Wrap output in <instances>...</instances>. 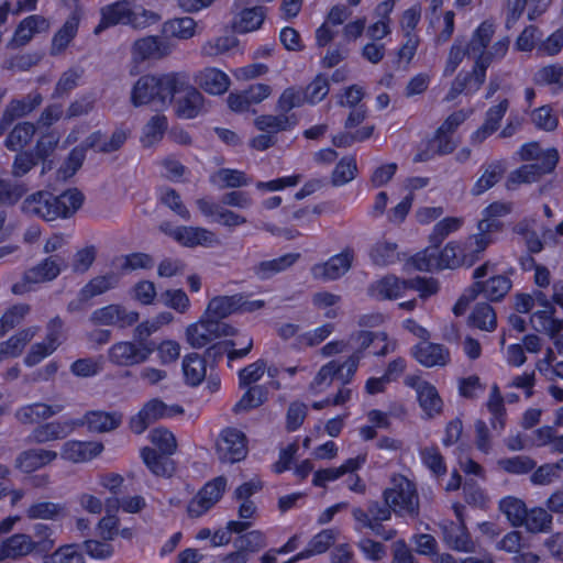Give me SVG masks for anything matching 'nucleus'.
<instances>
[{
  "label": "nucleus",
  "mask_w": 563,
  "mask_h": 563,
  "mask_svg": "<svg viewBox=\"0 0 563 563\" xmlns=\"http://www.w3.org/2000/svg\"><path fill=\"white\" fill-rule=\"evenodd\" d=\"M509 44L508 36L499 38L488 51L475 58L471 73H459L452 82L448 99H454L461 93L467 96L476 93L486 80L488 67L495 59H503L507 55Z\"/></svg>",
  "instance_id": "nucleus-7"
},
{
  "label": "nucleus",
  "mask_w": 563,
  "mask_h": 563,
  "mask_svg": "<svg viewBox=\"0 0 563 563\" xmlns=\"http://www.w3.org/2000/svg\"><path fill=\"white\" fill-rule=\"evenodd\" d=\"M168 128L167 118L164 114L152 117L144 125L141 136V143L144 147H152L159 143Z\"/></svg>",
  "instance_id": "nucleus-42"
},
{
  "label": "nucleus",
  "mask_w": 563,
  "mask_h": 563,
  "mask_svg": "<svg viewBox=\"0 0 563 563\" xmlns=\"http://www.w3.org/2000/svg\"><path fill=\"white\" fill-rule=\"evenodd\" d=\"M154 351V342L120 341L111 345L108 358L117 366L131 367L147 361Z\"/></svg>",
  "instance_id": "nucleus-11"
},
{
  "label": "nucleus",
  "mask_w": 563,
  "mask_h": 563,
  "mask_svg": "<svg viewBox=\"0 0 563 563\" xmlns=\"http://www.w3.org/2000/svg\"><path fill=\"white\" fill-rule=\"evenodd\" d=\"M170 455H164L162 452L144 446L141 450V457L148 471L157 476L169 478L174 475L175 463L169 459Z\"/></svg>",
  "instance_id": "nucleus-29"
},
{
  "label": "nucleus",
  "mask_w": 563,
  "mask_h": 563,
  "mask_svg": "<svg viewBox=\"0 0 563 563\" xmlns=\"http://www.w3.org/2000/svg\"><path fill=\"white\" fill-rule=\"evenodd\" d=\"M36 132L32 122H19L5 137L4 145L9 151L16 152L27 145Z\"/></svg>",
  "instance_id": "nucleus-40"
},
{
  "label": "nucleus",
  "mask_w": 563,
  "mask_h": 563,
  "mask_svg": "<svg viewBox=\"0 0 563 563\" xmlns=\"http://www.w3.org/2000/svg\"><path fill=\"white\" fill-rule=\"evenodd\" d=\"M407 290V279L388 274L369 284L367 294L371 298L383 301L401 298Z\"/></svg>",
  "instance_id": "nucleus-20"
},
{
  "label": "nucleus",
  "mask_w": 563,
  "mask_h": 563,
  "mask_svg": "<svg viewBox=\"0 0 563 563\" xmlns=\"http://www.w3.org/2000/svg\"><path fill=\"white\" fill-rule=\"evenodd\" d=\"M498 466L508 474L523 475L532 472L537 465L536 461L526 455L503 457L497 461Z\"/></svg>",
  "instance_id": "nucleus-53"
},
{
  "label": "nucleus",
  "mask_w": 563,
  "mask_h": 563,
  "mask_svg": "<svg viewBox=\"0 0 563 563\" xmlns=\"http://www.w3.org/2000/svg\"><path fill=\"white\" fill-rule=\"evenodd\" d=\"M522 526L530 532H547L552 526V516L541 507H533L527 510V517Z\"/></svg>",
  "instance_id": "nucleus-50"
},
{
  "label": "nucleus",
  "mask_w": 563,
  "mask_h": 563,
  "mask_svg": "<svg viewBox=\"0 0 563 563\" xmlns=\"http://www.w3.org/2000/svg\"><path fill=\"white\" fill-rule=\"evenodd\" d=\"M227 485L228 481L223 475L208 481L188 503V516L199 518L208 512L222 498Z\"/></svg>",
  "instance_id": "nucleus-12"
},
{
  "label": "nucleus",
  "mask_w": 563,
  "mask_h": 563,
  "mask_svg": "<svg viewBox=\"0 0 563 563\" xmlns=\"http://www.w3.org/2000/svg\"><path fill=\"white\" fill-rule=\"evenodd\" d=\"M57 459V452L46 449L24 450L15 459V467L23 473L31 474Z\"/></svg>",
  "instance_id": "nucleus-27"
},
{
  "label": "nucleus",
  "mask_w": 563,
  "mask_h": 563,
  "mask_svg": "<svg viewBox=\"0 0 563 563\" xmlns=\"http://www.w3.org/2000/svg\"><path fill=\"white\" fill-rule=\"evenodd\" d=\"M495 32L496 24L492 19H486L481 22L473 31L470 41L465 45L468 51V56H474L476 58L484 54L492 42Z\"/></svg>",
  "instance_id": "nucleus-31"
},
{
  "label": "nucleus",
  "mask_w": 563,
  "mask_h": 563,
  "mask_svg": "<svg viewBox=\"0 0 563 563\" xmlns=\"http://www.w3.org/2000/svg\"><path fill=\"white\" fill-rule=\"evenodd\" d=\"M79 23L80 12L73 11L52 38L54 53H62L68 47L78 33Z\"/></svg>",
  "instance_id": "nucleus-34"
},
{
  "label": "nucleus",
  "mask_w": 563,
  "mask_h": 563,
  "mask_svg": "<svg viewBox=\"0 0 563 563\" xmlns=\"http://www.w3.org/2000/svg\"><path fill=\"white\" fill-rule=\"evenodd\" d=\"M35 543L24 533H14L0 544V562L5 559H16L31 553Z\"/></svg>",
  "instance_id": "nucleus-33"
},
{
  "label": "nucleus",
  "mask_w": 563,
  "mask_h": 563,
  "mask_svg": "<svg viewBox=\"0 0 563 563\" xmlns=\"http://www.w3.org/2000/svg\"><path fill=\"white\" fill-rule=\"evenodd\" d=\"M103 451V444L98 441L68 440L60 450L63 460L73 463H84L97 457Z\"/></svg>",
  "instance_id": "nucleus-22"
},
{
  "label": "nucleus",
  "mask_w": 563,
  "mask_h": 563,
  "mask_svg": "<svg viewBox=\"0 0 563 563\" xmlns=\"http://www.w3.org/2000/svg\"><path fill=\"white\" fill-rule=\"evenodd\" d=\"M265 20V12L262 7H253L243 9L234 23L239 33L253 32L261 27Z\"/></svg>",
  "instance_id": "nucleus-45"
},
{
  "label": "nucleus",
  "mask_w": 563,
  "mask_h": 563,
  "mask_svg": "<svg viewBox=\"0 0 563 563\" xmlns=\"http://www.w3.org/2000/svg\"><path fill=\"white\" fill-rule=\"evenodd\" d=\"M330 84L324 74H318L305 88L307 103L317 104L329 93Z\"/></svg>",
  "instance_id": "nucleus-60"
},
{
  "label": "nucleus",
  "mask_w": 563,
  "mask_h": 563,
  "mask_svg": "<svg viewBox=\"0 0 563 563\" xmlns=\"http://www.w3.org/2000/svg\"><path fill=\"white\" fill-rule=\"evenodd\" d=\"M530 118L534 126L540 131L552 132L559 125V117L550 104L533 109Z\"/></svg>",
  "instance_id": "nucleus-56"
},
{
  "label": "nucleus",
  "mask_w": 563,
  "mask_h": 563,
  "mask_svg": "<svg viewBox=\"0 0 563 563\" xmlns=\"http://www.w3.org/2000/svg\"><path fill=\"white\" fill-rule=\"evenodd\" d=\"M264 307L263 299L249 300L241 292L216 296L208 303L206 317L187 328V340L192 347L201 349L220 336L233 335L236 329L222 319L233 313L254 312Z\"/></svg>",
  "instance_id": "nucleus-2"
},
{
  "label": "nucleus",
  "mask_w": 563,
  "mask_h": 563,
  "mask_svg": "<svg viewBox=\"0 0 563 563\" xmlns=\"http://www.w3.org/2000/svg\"><path fill=\"white\" fill-rule=\"evenodd\" d=\"M64 510L60 504L52 501H40L32 504L26 509V516L29 519H55Z\"/></svg>",
  "instance_id": "nucleus-64"
},
{
  "label": "nucleus",
  "mask_w": 563,
  "mask_h": 563,
  "mask_svg": "<svg viewBox=\"0 0 563 563\" xmlns=\"http://www.w3.org/2000/svg\"><path fill=\"white\" fill-rule=\"evenodd\" d=\"M76 429L74 418L41 423L33 429L30 440L37 444L62 440Z\"/></svg>",
  "instance_id": "nucleus-21"
},
{
  "label": "nucleus",
  "mask_w": 563,
  "mask_h": 563,
  "mask_svg": "<svg viewBox=\"0 0 563 563\" xmlns=\"http://www.w3.org/2000/svg\"><path fill=\"white\" fill-rule=\"evenodd\" d=\"M242 397L233 406V411L240 413L257 408L266 400V390L263 386H247Z\"/></svg>",
  "instance_id": "nucleus-47"
},
{
  "label": "nucleus",
  "mask_w": 563,
  "mask_h": 563,
  "mask_svg": "<svg viewBox=\"0 0 563 563\" xmlns=\"http://www.w3.org/2000/svg\"><path fill=\"white\" fill-rule=\"evenodd\" d=\"M29 312L30 306L26 303H16L8 308L0 318V338L20 324Z\"/></svg>",
  "instance_id": "nucleus-54"
},
{
  "label": "nucleus",
  "mask_w": 563,
  "mask_h": 563,
  "mask_svg": "<svg viewBox=\"0 0 563 563\" xmlns=\"http://www.w3.org/2000/svg\"><path fill=\"white\" fill-rule=\"evenodd\" d=\"M351 341L356 344L354 351L341 362L339 360H331L323 364L314 375L310 387L313 390H324L334 379L341 382L342 385H349L363 360L362 351L372 342L369 334L366 332H352Z\"/></svg>",
  "instance_id": "nucleus-6"
},
{
  "label": "nucleus",
  "mask_w": 563,
  "mask_h": 563,
  "mask_svg": "<svg viewBox=\"0 0 563 563\" xmlns=\"http://www.w3.org/2000/svg\"><path fill=\"white\" fill-rule=\"evenodd\" d=\"M512 282L508 276L495 275L485 282H474L472 285V298L477 295L483 296L489 301H500L509 292Z\"/></svg>",
  "instance_id": "nucleus-25"
},
{
  "label": "nucleus",
  "mask_w": 563,
  "mask_h": 563,
  "mask_svg": "<svg viewBox=\"0 0 563 563\" xmlns=\"http://www.w3.org/2000/svg\"><path fill=\"white\" fill-rule=\"evenodd\" d=\"M184 412L179 405L168 406L159 398L148 400L129 422L135 434H142L151 424L163 418H172Z\"/></svg>",
  "instance_id": "nucleus-10"
},
{
  "label": "nucleus",
  "mask_w": 563,
  "mask_h": 563,
  "mask_svg": "<svg viewBox=\"0 0 563 563\" xmlns=\"http://www.w3.org/2000/svg\"><path fill=\"white\" fill-rule=\"evenodd\" d=\"M470 325L483 331H494L497 327V317L488 302H478L474 306L470 318Z\"/></svg>",
  "instance_id": "nucleus-41"
},
{
  "label": "nucleus",
  "mask_w": 563,
  "mask_h": 563,
  "mask_svg": "<svg viewBox=\"0 0 563 563\" xmlns=\"http://www.w3.org/2000/svg\"><path fill=\"white\" fill-rule=\"evenodd\" d=\"M394 9V0H386L377 4L375 13L379 20L371 24L367 29V35L374 40H383L390 33V13Z\"/></svg>",
  "instance_id": "nucleus-39"
},
{
  "label": "nucleus",
  "mask_w": 563,
  "mask_h": 563,
  "mask_svg": "<svg viewBox=\"0 0 563 563\" xmlns=\"http://www.w3.org/2000/svg\"><path fill=\"white\" fill-rule=\"evenodd\" d=\"M412 357L422 366L444 367L451 361L450 350L441 344L430 341H420L411 349Z\"/></svg>",
  "instance_id": "nucleus-19"
},
{
  "label": "nucleus",
  "mask_w": 563,
  "mask_h": 563,
  "mask_svg": "<svg viewBox=\"0 0 563 563\" xmlns=\"http://www.w3.org/2000/svg\"><path fill=\"white\" fill-rule=\"evenodd\" d=\"M179 93H184V96L176 102L177 117L186 120L197 118L203 107L205 98L191 85L190 76L186 71L141 76L132 88L131 102L134 107L150 103L165 106Z\"/></svg>",
  "instance_id": "nucleus-1"
},
{
  "label": "nucleus",
  "mask_w": 563,
  "mask_h": 563,
  "mask_svg": "<svg viewBox=\"0 0 563 563\" xmlns=\"http://www.w3.org/2000/svg\"><path fill=\"white\" fill-rule=\"evenodd\" d=\"M368 256L374 266L393 265L399 260L398 245L395 242L378 240L369 247Z\"/></svg>",
  "instance_id": "nucleus-36"
},
{
  "label": "nucleus",
  "mask_w": 563,
  "mask_h": 563,
  "mask_svg": "<svg viewBox=\"0 0 563 563\" xmlns=\"http://www.w3.org/2000/svg\"><path fill=\"white\" fill-rule=\"evenodd\" d=\"M99 13V22L93 29L95 35L118 25L144 29L155 18V14L150 10L144 8L137 10L132 0H115L101 7Z\"/></svg>",
  "instance_id": "nucleus-8"
},
{
  "label": "nucleus",
  "mask_w": 563,
  "mask_h": 563,
  "mask_svg": "<svg viewBox=\"0 0 563 563\" xmlns=\"http://www.w3.org/2000/svg\"><path fill=\"white\" fill-rule=\"evenodd\" d=\"M207 367L205 356L196 352L186 354L181 363L185 383L191 387L199 386L207 377Z\"/></svg>",
  "instance_id": "nucleus-30"
},
{
  "label": "nucleus",
  "mask_w": 563,
  "mask_h": 563,
  "mask_svg": "<svg viewBox=\"0 0 563 563\" xmlns=\"http://www.w3.org/2000/svg\"><path fill=\"white\" fill-rule=\"evenodd\" d=\"M196 22L192 18L184 16L168 20L163 25L166 35L188 40L195 35Z\"/></svg>",
  "instance_id": "nucleus-49"
},
{
  "label": "nucleus",
  "mask_w": 563,
  "mask_h": 563,
  "mask_svg": "<svg viewBox=\"0 0 563 563\" xmlns=\"http://www.w3.org/2000/svg\"><path fill=\"white\" fill-rule=\"evenodd\" d=\"M464 223L461 217H445L432 229L429 235L430 245L416 253L411 261L415 268L421 272L442 271L454 268L464 263V249L457 242H449L440 250L443 241L459 231Z\"/></svg>",
  "instance_id": "nucleus-4"
},
{
  "label": "nucleus",
  "mask_w": 563,
  "mask_h": 563,
  "mask_svg": "<svg viewBox=\"0 0 563 563\" xmlns=\"http://www.w3.org/2000/svg\"><path fill=\"white\" fill-rule=\"evenodd\" d=\"M159 231L172 238L179 245L188 249H195L197 246L209 249L220 243L217 234L203 227H173L170 222L166 221L161 223Z\"/></svg>",
  "instance_id": "nucleus-9"
},
{
  "label": "nucleus",
  "mask_w": 563,
  "mask_h": 563,
  "mask_svg": "<svg viewBox=\"0 0 563 563\" xmlns=\"http://www.w3.org/2000/svg\"><path fill=\"white\" fill-rule=\"evenodd\" d=\"M463 506L454 505L457 521L445 520L441 525L443 541L448 548L468 552L472 549V539L463 518Z\"/></svg>",
  "instance_id": "nucleus-16"
},
{
  "label": "nucleus",
  "mask_w": 563,
  "mask_h": 563,
  "mask_svg": "<svg viewBox=\"0 0 563 563\" xmlns=\"http://www.w3.org/2000/svg\"><path fill=\"white\" fill-rule=\"evenodd\" d=\"M64 410V405L55 404L47 405L43 402H35L22 407L16 412L18 419L22 423H35L40 420L48 419Z\"/></svg>",
  "instance_id": "nucleus-35"
},
{
  "label": "nucleus",
  "mask_w": 563,
  "mask_h": 563,
  "mask_svg": "<svg viewBox=\"0 0 563 563\" xmlns=\"http://www.w3.org/2000/svg\"><path fill=\"white\" fill-rule=\"evenodd\" d=\"M422 464L435 476H444L448 472L446 463L438 446H427L420 451Z\"/></svg>",
  "instance_id": "nucleus-52"
},
{
  "label": "nucleus",
  "mask_w": 563,
  "mask_h": 563,
  "mask_svg": "<svg viewBox=\"0 0 563 563\" xmlns=\"http://www.w3.org/2000/svg\"><path fill=\"white\" fill-rule=\"evenodd\" d=\"M306 102L307 99L303 90L296 87H287L278 98L277 108L280 112L288 113L292 109L299 108Z\"/></svg>",
  "instance_id": "nucleus-63"
},
{
  "label": "nucleus",
  "mask_w": 563,
  "mask_h": 563,
  "mask_svg": "<svg viewBox=\"0 0 563 563\" xmlns=\"http://www.w3.org/2000/svg\"><path fill=\"white\" fill-rule=\"evenodd\" d=\"M45 563H85L81 547L75 543L65 544L47 555Z\"/></svg>",
  "instance_id": "nucleus-55"
},
{
  "label": "nucleus",
  "mask_w": 563,
  "mask_h": 563,
  "mask_svg": "<svg viewBox=\"0 0 563 563\" xmlns=\"http://www.w3.org/2000/svg\"><path fill=\"white\" fill-rule=\"evenodd\" d=\"M499 508L514 527H521L527 517L526 504L516 497L508 496L500 500Z\"/></svg>",
  "instance_id": "nucleus-46"
},
{
  "label": "nucleus",
  "mask_w": 563,
  "mask_h": 563,
  "mask_svg": "<svg viewBox=\"0 0 563 563\" xmlns=\"http://www.w3.org/2000/svg\"><path fill=\"white\" fill-rule=\"evenodd\" d=\"M76 429L87 427L91 432H108L117 429L122 420L119 412H107L103 410L87 411L81 418H74Z\"/></svg>",
  "instance_id": "nucleus-23"
},
{
  "label": "nucleus",
  "mask_w": 563,
  "mask_h": 563,
  "mask_svg": "<svg viewBox=\"0 0 563 563\" xmlns=\"http://www.w3.org/2000/svg\"><path fill=\"white\" fill-rule=\"evenodd\" d=\"M84 201L85 196L77 188H68L59 195L38 190L23 200L21 210L29 217L51 222L71 218L81 208Z\"/></svg>",
  "instance_id": "nucleus-5"
},
{
  "label": "nucleus",
  "mask_w": 563,
  "mask_h": 563,
  "mask_svg": "<svg viewBox=\"0 0 563 563\" xmlns=\"http://www.w3.org/2000/svg\"><path fill=\"white\" fill-rule=\"evenodd\" d=\"M249 441L245 433L238 428H224L217 442V453L219 459L225 463H238L247 455Z\"/></svg>",
  "instance_id": "nucleus-14"
},
{
  "label": "nucleus",
  "mask_w": 563,
  "mask_h": 563,
  "mask_svg": "<svg viewBox=\"0 0 563 563\" xmlns=\"http://www.w3.org/2000/svg\"><path fill=\"white\" fill-rule=\"evenodd\" d=\"M374 131L375 126L371 124L364 125L357 129L355 132H339L332 136V143L335 147H349L356 142L361 143L371 139Z\"/></svg>",
  "instance_id": "nucleus-58"
},
{
  "label": "nucleus",
  "mask_w": 563,
  "mask_h": 563,
  "mask_svg": "<svg viewBox=\"0 0 563 563\" xmlns=\"http://www.w3.org/2000/svg\"><path fill=\"white\" fill-rule=\"evenodd\" d=\"M195 82L207 93L220 96L228 91L231 81L223 70L206 67L195 75Z\"/></svg>",
  "instance_id": "nucleus-26"
},
{
  "label": "nucleus",
  "mask_w": 563,
  "mask_h": 563,
  "mask_svg": "<svg viewBox=\"0 0 563 563\" xmlns=\"http://www.w3.org/2000/svg\"><path fill=\"white\" fill-rule=\"evenodd\" d=\"M43 101L38 91L27 93L21 99H12L5 107L0 119V136H2L16 119L23 118L35 110Z\"/></svg>",
  "instance_id": "nucleus-18"
},
{
  "label": "nucleus",
  "mask_w": 563,
  "mask_h": 563,
  "mask_svg": "<svg viewBox=\"0 0 563 563\" xmlns=\"http://www.w3.org/2000/svg\"><path fill=\"white\" fill-rule=\"evenodd\" d=\"M266 363L263 358L246 365L238 372L239 386L245 388L247 386H255L257 382L264 376Z\"/></svg>",
  "instance_id": "nucleus-61"
},
{
  "label": "nucleus",
  "mask_w": 563,
  "mask_h": 563,
  "mask_svg": "<svg viewBox=\"0 0 563 563\" xmlns=\"http://www.w3.org/2000/svg\"><path fill=\"white\" fill-rule=\"evenodd\" d=\"M384 503L373 500L365 508L356 507L352 515L358 529H369L386 540L393 538L394 531L384 533L383 521L389 520L391 512L412 515L418 509V495L412 482L404 476L394 479L393 486L384 490Z\"/></svg>",
  "instance_id": "nucleus-3"
},
{
  "label": "nucleus",
  "mask_w": 563,
  "mask_h": 563,
  "mask_svg": "<svg viewBox=\"0 0 563 563\" xmlns=\"http://www.w3.org/2000/svg\"><path fill=\"white\" fill-rule=\"evenodd\" d=\"M60 274V267L56 260L46 257L37 265L26 269L23 274L22 282L12 286L13 294L22 295L32 290V285L51 282Z\"/></svg>",
  "instance_id": "nucleus-17"
},
{
  "label": "nucleus",
  "mask_w": 563,
  "mask_h": 563,
  "mask_svg": "<svg viewBox=\"0 0 563 563\" xmlns=\"http://www.w3.org/2000/svg\"><path fill=\"white\" fill-rule=\"evenodd\" d=\"M417 400L427 418H433L443 410V400L437 387L431 383H426L421 390H418Z\"/></svg>",
  "instance_id": "nucleus-38"
},
{
  "label": "nucleus",
  "mask_w": 563,
  "mask_h": 563,
  "mask_svg": "<svg viewBox=\"0 0 563 563\" xmlns=\"http://www.w3.org/2000/svg\"><path fill=\"white\" fill-rule=\"evenodd\" d=\"M210 181L219 187L239 188L247 185V177L242 170L223 167L210 176Z\"/></svg>",
  "instance_id": "nucleus-48"
},
{
  "label": "nucleus",
  "mask_w": 563,
  "mask_h": 563,
  "mask_svg": "<svg viewBox=\"0 0 563 563\" xmlns=\"http://www.w3.org/2000/svg\"><path fill=\"white\" fill-rule=\"evenodd\" d=\"M48 21L40 14H31L22 19L12 35L11 44L14 47L25 46L38 33L48 29Z\"/></svg>",
  "instance_id": "nucleus-24"
},
{
  "label": "nucleus",
  "mask_w": 563,
  "mask_h": 563,
  "mask_svg": "<svg viewBox=\"0 0 563 563\" xmlns=\"http://www.w3.org/2000/svg\"><path fill=\"white\" fill-rule=\"evenodd\" d=\"M300 253H286L278 257L261 261L253 266V273L260 280H268L295 265Z\"/></svg>",
  "instance_id": "nucleus-28"
},
{
  "label": "nucleus",
  "mask_w": 563,
  "mask_h": 563,
  "mask_svg": "<svg viewBox=\"0 0 563 563\" xmlns=\"http://www.w3.org/2000/svg\"><path fill=\"white\" fill-rule=\"evenodd\" d=\"M504 172V166L499 161L489 163L473 185L472 194L479 196L493 188L501 179Z\"/></svg>",
  "instance_id": "nucleus-43"
},
{
  "label": "nucleus",
  "mask_w": 563,
  "mask_h": 563,
  "mask_svg": "<svg viewBox=\"0 0 563 563\" xmlns=\"http://www.w3.org/2000/svg\"><path fill=\"white\" fill-rule=\"evenodd\" d=\"M139 319L140 314L137 311L126 310L120 303H110L98 308L90 316L91 323L96 325H114L120 329L136 324Z\"/></svg>",
  "instance_id": "nucleus-15"
},
{
  "label": "nucleus",
  "mask_w": 563,
  "mask_h": 563,
  "mask_svg": "<svg viewBox=\"0 0 563 563\" xmlns=\"http://www.w3.org/2000/svg\"><path fill=\"white\" fill-rule=\"evenodd\" d=\"M169 53V45L159 36H145L133 44V54L142 60L162 58Z\"/></svg>",
  "instance_id": "nucleus-32"
},
{
  "label": "nucleus",
  "mask_w": 563,
  "mask_h": 563,
  "mask_svg": "<svg viewBox=\"0 0 563 563\" xmlns=\"http://www.w3.org/2000/svg\"><path fill=\"white\" fill-rule=\"evenodd\" d=\"M339 533L338 528H327L312 536L306 548L301 550L306 559L325 553L334 545Z\"/></svg>",
  "instance_id": "nucleus-37"
},
{
  "label": "nucleus",
  "mask_w": 563,
  "mask_h": 563,
  "mask_svg": "<svg viewBox=\"0 0 563 563\" xmlns=\"http://www.w3.org/2000/svg\"><path fill=\"white\" fill-rule=\"evenodd\" d=\"M234 545L249 556L250 553H256L266 545V536L260 530H252L239 536Z\"/></svg>",
  "instance_id": "nucleus-57"
},
{
  "label": "nucleus",
  "mask_w": 563,
  "mask_h": 563,
  "mask_svg": "<svg viewBox=\"0 0 563 563\" xmlns=\"http://www.w3.org/2000/svg\"><path fill=\"white\" fill-rule=\"evenodd\" d=\"M118 284V277L114 274H106L91 278L82 288V299H91L102 295Z\"/></svg>",
  "instance_id": "nucleus-51"
},
{
  "label": "nucleus",
  "mask_w": 563,
  "mask_h": 563,
  "mask_svg": "<svg viewBox=\"0 0 563 563\" xmlns=\"http://www.w3.org/2000/svg\"><path fill=\"white\" fill-rule=\"evenodd\" d=\"M534 82L539 86H556L563 90V65L550 64L534 74Z\"/></svg>",
  "instance_id": "nucleus-59"
},
{
  "label": "nucleus",
  "mask_w": 563,
  "mask_h": 563,
  "mask_svg": "<svg viewBox=\"0 0 563 563\" xmlns=\"http://www.w3.org/2000/svg\"><path fill=\"white\" fill-rule=\"evenodd\" d=\"M150 440L164 455H173L177 443L173 432L165 428H155L150 432Z\"/></svg>",
  "instance_id": "nucleus-62"
},
{
  "label": "nucleus",
  "mask_w": 563,
  "mask_h": 563,
  "mask_svg": "<svg viewBox=\"0 0 563 563\" xmlns=\"http://www.w3.org/2000/svg\"><path fill=\"white\" fill-rule=\"evenodd\" d=\"M354 258V250L351 246H345L340 253L332 255L325 262L313 264L310 273L316 280H338L350 271Z\"/></svg>",
  "instance_id": "nucleus-13"
},
{
  "label": "nucleus",
  "mask_w": 563,
  "mask_h": 563,
  "mask_svg": "<svg viewBox=\"0 0 563 563\" xmlns=\"http://www.w3.org/2000/svg\"><path fill=\"white\" fill-rule=\"evenodd\" d=\"M357 175V162L354 155L343 156L336 163L331 174V183L341 187L352 181Z\"/></svg>",
  "instance_id": "nucleus-44"
}]
</instances>
